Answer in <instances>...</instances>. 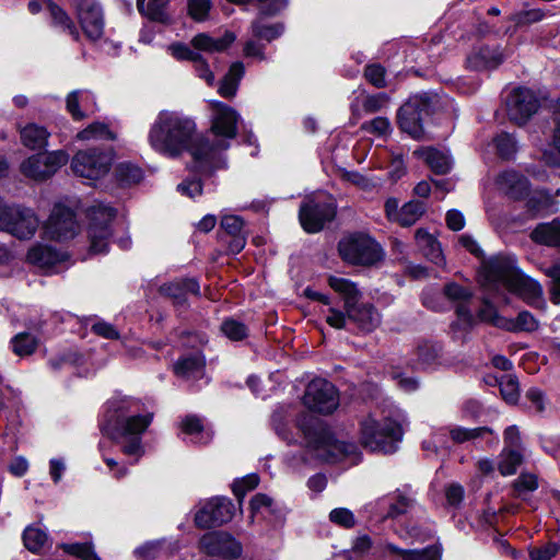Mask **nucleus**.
I'll use <instances>...</instances> for the list:
<instances>
[{
  "mask_svg": "<svg viewBox=\"0 0 560 560\" xmlns=\"http://www.w3.org/2000/svg\"><path fill=\"white\" fill-rule=\"evenodd\" d=\"M303 402L310 410L329 415L339 405L337 389L330 382L315 378L308 383Z\"/></svg>",
  "mask_w": 560,
  "mask_h": 560,
  "instance_id": "obj_11",
  "label": "nucleus"
},
{
  "mask_svg": "<svg viewBox=\"0 0 560 560\" xmlns=\"http://www.w3.org/2000/svg\"><path fill=\"white\" fill-rule=\"evenodd\" d=\"M523 463V451L503 448L500 455L499 471L502 476L514 475Z\"/></svg>",
  "mask_w": 560,
  "mask_h": 560,
  "instance_id": "obj_42",
  "label": "nucleus"
},
{
  "mask_svg": "<svg viewBox=\"0 0 560 560\" xmlns=\"http://www.w3.org/2000/svg\"><path fill=\"white\" fill-rule=\"evenodd\" d=\"M221 331L233 341L243 340L247 337V327L233 318L225 319L221 325Z\"/></svg>",
  "mask_w": 560,
  "mask_h": 560,
  "instance_id": "obj_52",
  "label": "nucleus"
},
{
  "mask_svg": "<svg viewBox=\"0 0 560 560\" xmlns=\"http://www.w3.org/2000/svg\"><path fill=\"white\" fill-rule=\"evenodd\" d=\"M47 534L34 526H28L23 533L24 546L32 552H38L47 542Z\"/></svg>",
  "mask_w": 560,
  "mask_h": 560,
  "instance_id": "obj_49",
  "label": "nucleus"
},
{
  "mask_svg": "<svg viewBox=\"0 0 560 560\" xmlns=\"http://www.w3.org/2000/svg\"><path fill=\"white\" fill-rule=\"evenodd\" d=\"M510 292L518 295L528 304H533L541 298L542 289L540 284L522 272H517L506 288Z\"/></svg>",
  "mask_w": 560,
  "mask_h": 560,
  "instance_id": "obj_22",
  "label": "nucleus"
},
{
  "mask_svg": "<svg viewBox=\"0 0 560 560\" xmlns=\"http://www.w3.org/2000/svg\"><path fill=\"white\" fill-rule=\"evenodd\" d=\"M259 483L257 475L252 474L233 483V493L238 498L240 503L248 491L255 489Z\"/></svg>",
  "mask_w": 560,
  "mask_h": 560,
  "instance_id": "obj_54",
  "label": "nucleus"
},
{
  "mask_svg": "<svg viewBox=\"0 0 560 560\" xmlns=\"http://www.w3.org/2000/svg\"><path fill=\"white\" fill-rule=\"evenodd\" d=\"M81 28L91 40H96L104 33L103 12L96 0H72Z\"/></svg>",
  "mask_w": 560,
  "mask_h": 560,
  "instance_id": "obj_15",
  "label": "nucleus"
},
{
  "mask_svg": "<svg viewBox=\"0 0 560 560\" xmlns=\"http://www.w3.org/2000/svg\"><path fill=\"white\" fill-rule=\"evenodd\" d=\"M199 546L209 556L237 557L242 551L240 544L225 532L205 534Z\"/></svg>",
  "mask_w": 560,
  "mask_h": 560,
  "instance_id": "obj_19",
  "label": "nucleus"
},
{
  "mask_svg": "<svg viewBox=\"0 0 560 560\" xmlns=\"http://www.w3.org/2000/svg\"><path fill=\"white\" fill-rule=\"evenodd\" d=\"M415 505V500L406 495L404 493H398L395 497V500L389 504L386 516L387 517H398L405 513H407Z\"/></svg>",
  "mask_w": 560,
  "mask_h": 560,
  "instance_id": "obj_53",
  "label": "nucleus"
},
{
  "mask_svg": "<svg viewBox=\"0 0 560 560\" xmlns=\"http://www.w3.org/2000/svg\"><path fill=\"white\" fill-rule=\"evenodd\" d=\"M338 250L342 259L352 265L370 266L383 258L381 246L364 233L345 236L338 244Z\"/></svg>",
  "mask_w": 560,
  "mask_h": 560,
  "instance_id": "obj_4",
  "label": "nucleus"
},
{
  "mask_svg": "<svg viewBox=\"0 0 560 560\" xmlns=\"http://www.w3.org/2000/svg\"><path fill=\"white\" fill-rule=\"evenodd\" d=\"M209 105L212 112L211 131L218 137L234 138L240 119L237 112L219 101H210Z\"/></svg>",
  "mask_w": 560,
  "mask_h": 560,
  "instance_id": "obj_17",
  "label": "nucleus"
},
{
  "mask_svg": "<svg viewBox=\"0 0 560 560\" xmlns=\"http://www.w3.org/2000/svg\"><path fill=\"white\" fill-rule=\"evenodd\" d=\"M210 0H188L189 15L196 21L206 20L210 11Z\"/></svg>",
  "mask_w": 560,
  "mask_h": 560,
  "instance_id": "obj_61",
  "label": "nucleus"
},
{
  "mask_svg": "<svg viewBox=\"0 0 560 560\" xmlns=\"http://www.w3.org/2000/svg\"><path fill=\"white\" fill-rule=\"evenodd\" d=\"M152 421V415H137L124 418L119 421L121 436H140Z\"/></svg>",
  "mask_w": 560,
  "mask_h": 560,
  "instance_id": "obj_36",
  "label": "nucleus"
},
{
  "mask_svg": "<svg viewBox=\"0 0 560 560\" xmlns=\"http://www.w3.org/2000/svg\"><path fill=\"white\" fill-rule=\"evenodd\" d=\"M159 291L175 305H183L188 294H199V283L195 279H182L161 285Z\"/></svg>",
  "mask_w": 560,
  "mask_h": 560,
  "instance_id": "obj_23",
  "label": "nucleus"
},
{
  "mask_svg": "<svg viewBox=\"0 0 560 560\" xmlns=\"http://www.w3.org/2000/svg\"><path fill=\"white\" fill-rule=\"evenodd\" d=\"M39 226V219L33 209L21 206H9L0 230L15 236L19 240H30Z\"/></svg>",
  "mask_w": 560,
  "mask_h": 560,
  "instance_id": "obj_8",
  "label": "nucleus"
},
{
  "mask_svg": "<svg viewBox=\"0 0 560 560\" xmlns=\"http://www.w3.org/2000/svg\"><path fill=\"white\" fill-rule=\"evenodd\" d=\"M116 177L122 185H132L139 183L142 177V171L140 167L131 163H120L117 165Z\"/></svg>",
  "mask_w": 560,
  "mask_h": 560,
  "instance_id": "obj_50",
  "label": "nucleus"
},
{
  "mask_svg": "<svg viewBox=\"0 0 560 560\" xmlns=\"http://www.w3.org/2000/svg\"><path fill=\"white\" fill-rule=\"evenodd\" d=\"M205 358L196 352L178 359L174 364V373L186 380H199L205 374Z\"/></svg>",
  "mask_w": 560,
  "mask_h": 560,
  "instance_id": "obj_26",
  "label": "nucleus"
},
{
  "mask_svg": "<svg viewBox=\"0 0 560 560\" xmlns=\"http://www.w3.org/2000/svg\"><path fill=\"white\" fill-rule=\"evenodd\" d=\"M430 97L425 94L410 97L398 112L400 129L415 139L423 135L422 120L430 114Z\"/></svg>",
  "mask_w": 560,
  "mask_h": 560,
  "instance_id": "obj_9",
  "label": "nucleus"
},
{
  "mask_svg": "<svg viewBox=\"0 0 560 560\" xmlns=\"http://www.w3.org/2000/svg\"><path fill=\"white\" fill-rule=\"evenodd\" d=\"M442 348L432 341H421L415 349L416 364L420 369H432L441 363Z\"/></svg>",
  "mask_w": 560,
  "mask_h": 560,
  "instance_id": "obj_28",
  "label": "nucleus"
},
{
  "mask_svg": "<svg viewBox=\"0 0 560 560\" xmlns=\"http://www.w3.org/2000/svg\"><path fill=\"white\" fill-rule=\"evenodd\" d=\"M221 229L232 236L229 248L232 253H240L246 244V236L244 231V221L238 215L225 214L220 222Z\"/></svg>",
  "mask_w": 560,
  "mask_h": 560,
  "instance_id": "obj_25",
  "label": "nucleus"
},
{
  "mask_svg": "<svg viewBox=\"0 0 560 560\" xmlns=\"http://www.w3.org/2000/svg\"><path fill=\"white\" fill-rule=\"evenodd\" d=\"M115 214V210L112 207L103 203L94 205L89 209L88 237L91 253L101 254L107 250L108 240L112 235L110 222Z\"/></svg>",
  "mask_w": 560,
  "mask_h": 560,
  "instance_id": "obj_5",
  "label": "nucleus"
},
{
  "mask_svg": "<svg viewBox=\"0 0 560 560\" xmlns=\"http://www.w3.org/2000/svg\"><path fill=\"white\" fill-rule=\"evenodd\" d=\"M48 10L54 25L68 33L74 40H79L80 33L67 12L55 3H48Z\"/></svg>",
  "mask_w": 560,
  "mask_h": 560,
  "instance_id": "obj_40",
  "label": "nucleus"
},
{
  "mask_svg": "<svg viewBox=\"0 0 560 560\" xmlns=\"http://www.w3.org/2000/svg\"><path fill=\"white\" fill-rule=\"evenodd\" d=\"M551 279L550 300L553 304H560V264H556L545 270Z\"/></svg>",
  "mask_w": 560,
  "mask_h": 560,
  "instance_id": "obj_60",
  "label": "nucleus"
},
{
  "mask_svg": "<svg viewBox=\"0 0 560 560\" xmlns=\"http://www.w3.org/2000/svg\"><path fill=\"white\" fill-rule=\"evenodd\" d=\"M493 381L499 383L500 393L508 404H516L520 398L518 381L513 375H503L499 381L493 377Z\"/></svg>",
  "mask_w": 560,
  "mask_h": 560,
  "instance_id": "obj_48",
  "label": "nucleus"
},
{
  "mask_svg": "<svg viewBox=\"0 0 560 560\" xmlns=\"http://www.w3.org/2000/svg\"><path fill=\"white\" fill-rule=\"evenodd\" d=\"M329 520L330 522L345 528H352L355 525V518L353 513L346 508L334 509L329 513Z\"/></svg>",
  "mask_w": 560,
  "mask_h": 560,
  "instance_id": "obj_56",
  "label": "nucleus"
},
{
  "mask_svg": "<svg viewBox=\"0 0 560 560\" xmlns=\"http://www.w3.org/2000/svg\"><path fill=\"white\" fill-rule=\"evenodd\" d=\"M148 140L153 150L177 158L189 152L196 161L207 160L214 149H226L223 141L211 144L209 140L197 133L195 121L182 113L161 110L152 124Z\"/></svg>",
  "mask_w": 560,
  "mask_h": 560,
  "instance_id": "obj_1",
  "label": "nucleus"
},
{
  "mask_svg": "<svg viewBox=\"0 0 560 560\" xmlns=\"http://www.w3.org/2000/svg\"><path fill=\"white\" fill-rule=\"evenodd\" d=\"M168 0H138L139 12L152 21L165 23L168 21L166 8Z\"/></svg>",
  "mask_w": 560,
  "mask_h": 560,
  "instance_id": "obj_38",
  "label": "nucleus"
},
{
  "mask_svg": "<svg viewBox=\"0 0 560 560\" xmlns=\"http://www.w3.org/2000/svg\"><path fill=\"white\" fill-rule=\"evenodd\" d=\"M518 270L512 258L495 256L482 262L480 277L482 278L483 285H502L506 289L510 284V280H513Z\"/></svg>",
  "mask_w": 560,
  "mask_h": 560,
  "instance_id": "obj_13",
  "label": "nucleus"
},
{
  "mask_svg": "<svg viewBox=\"0 0 560 560\" xmlns=\"http://www.w3.org/2000/svg\"><path fill=\"white\" fill-rule=\"evenodd\" d=\"M50 133L43 126L27 124L20 129V139L24 147L31 150H40L48 144Z\"/></svg>",
  "mask_w": 560,
  "mask_h": 560,
  "instance_id": "obj_30",
  "label": "nucleus"
},
{
  "mask_svg": "<svg viewBox=\"0 0 560 560\" xmlns=\"http://www.w3.org/2000/svg\"><path fill=\"white\" fill-rule=\"evenodd\" d=\"M69 155L63 150L51 151L45 154H35L25 160L20 170L22 174L35 180H44L54 175L66 165Z\"/></svg>",
  "mask_w": 560,
  "mask_h": 560,
  "instance_id": "obj_10",
  "label": "nucleus"
},
{
  "mask_svg": "<svg viewBox=\"0 0 560 560\" xmlns=\"http://www.w3.org/2000/svg\"><path fill=\"white\" fill-rule=\"evenodd\" d=\"M386 549L398 555L402 560H440L441 551L436 546H429L420 550H404L393 544H387Z\"/></svg>",
  "mask_w": 560,
  "mask_h": 560,
  "instance_id": "obj_39",
  "label": "nucleus"
},
{
  "mask_svg": "<svg viewBox=\"0 0 560 560\" xmlns=\"http://www.w3.org/2000/svg\"><path fill=\"white\" fill-rule=\"evenodd\" d=\"M545 18V12L540 9H530L516 14L513 20L517 26L537 23Z\"/></svg>",
  "mask_w": 560,
  "mask_h": 560,
  "instance_id": "obj_63",
  "label": "nucleus"
},
{
  "mask_svg": "<svg viewBox=\"0 0 560 560\" xmlns=\"http://www.w3.org/2000/svg\"><path fill=\"white\" fill-rule=\"evenodd\" d=\"M534 242L548 245H560V221L553 220L550 223L539 224L530 234Z\"/></svg>",
  "mask_w": 560,
  "mask_h": 560,
  "instance_id": "obj_33",
  "label": "nucleus"
},
{
  "mask_svg": "<svg viewBox=\"0 0 560 560\" xmlns=\"http://www.w3.org/2000/svg\"><path fill=\"white\" fill-rule=\"evenodd\" d=\"M424 211L425 206L423 202L418 200L409 201L400 208L398 223L401 226H410L422 217Z\"/></svg>",
  "mask_w": 560,
  "mask_h": 560,
  "instance_id": "obj_45",
  "label": "nucleus"
},
{
  "mask_svg": "<svg viewBox=\"0 0 560 560\" xmlns=\"http://www.w3.org/2000/svg\"><path fill=\"white\" fill-rule=\"evenodd\" d=\"M77 138L79 140H115L116 133L105 122L95 121L90 124L86 128L81 130Z\"/></svg>",
  "mask_w": 560,
  "mask_h": 560,
  "instance_id": "obj_43",
  "label": "nucleus"
},
{
  "mask_svg": "<svg viewBox=\"0 0 560 560\" xmlns=\"http://www.w3.org/2000/svg\"><path fill=\"white\" fill-rule=\"evenodd\" d=\"M336 214L335 206L328 196H317L307 199L300 207L299 219L307 233L319 232L325 223Z\"/></svg>",
  "mask_w": 560,
  "mask_h": 560,
  "instance_id": "obj_7",
  "label": "nucleus"
},
{
  "mask_svg": "<svg viewBox=\"0 0 560 560\" xmlns=\"http://www.w3.org/2000/svg\"><path fill=\"white\" fill-rule=\"evenodd\" d=\"M328 283L332 290L343 298L346 311L358 302L360 292L353 282L345 278L329 277Z\"/></svg>",
  "mask_w": 560,
  "mask_h": 560,
  "instance_id": "obj_35",
  "label": "nucleus"
},
{
  "mask_svg": "<svg viewBox=\"0 0 560 560\" xmlns=\"http://www.w3.org/2000/svg\"><path fill=\"white\" fill-rule=\"evenodd\" d=\"M283 32L281 24H264L260 19L252 23L253 36L271 42L279 37Z\"/></svg>",
  "mask_w": 560,
  "mask_h": 560,
  "instance_id": "obj_51",
  "label": "nucleus"
},
{
  "mask_svg": "<svg viewBox=\"0 0 560 560\" xmlns=\"http://www.w3.org/2000/svg\"><path fill=\"white\" fill-rule=\"evenodd\" d=\"M79 224L74 212L63 205H56L44 225V234L49 240L66 241L74 237Z\"/></svg>",
  "mask_w": 560,
  "mask_h": 560,
  "instance_id": "obj_12",
  "label": "nucleus"
},
{
  "mask_svg": "<svg viewBox=\"0 0 560 560\" xmlns=\"http://www.w3.org/2000/svg\"><path fill=\"white\" fill-rule=\"evenodd\" d=\"M66 108L74 120H82L95 112V97L88 90L73 91L66 98Z\"/></svg>",
  "mask_w": 560,
  "mask_h": 560,
  "instance_id": "obj_20",
  "label": "nucleus"
},
{
  "mask_svg": "<svg viewBox=\"0 0 560 560\" xmlns=\"http://www.w3.org/2000/svg\"><path fill=\"white\" fill-rule=\"evenodd\" d=\"M493 431L490 428L481 427L467 429L462 427H454L450 429V436L455 443H464L472 441L479 438H483L486 434H492Z\"/></svg>",
  "mask_w": 560,
  "mask_h": 560,
  "instance_id": "obj_47",
  "label": "nucleus"
},
{
  "mask_svg": "<svg viewBox=\"0 0 560 560\" xmlns=\"http://www.w3.org/2000/svg\"><path fill=\"white\" fill-rule=\"evenodd\" d=\"M538 107L539 101L529 89H514L506 97L508 116L517 125L525 124L537 112Z\"/></svg>",
  "mask_w": 560,
  "mask_h": 560,
  "instance_id": "obj_14",
  "label": "nucleus"
},
{
  "mask_svg": "<svg viewBox=\"0 0 560 560\" xmlns=\"http://www.w3.org/2000/svg\"><path fill=\"white\" fill-rule=\"evenodd\" d=\"M443 294L451 302L457 303V320L454 323L453 327L464 330L472 327L475 318L470 310L465 304L471 299V291L468 288L462 287L455 282H450L444 285Z\"/></svg>",
  "mask_w": 560,
  "mask_h": 560,
  "instance_id": "obj_18",
  "label": "nucleus"
},
{
  "mask_svg": "<svg viewBox=\"0 0 560 560\" xmlns=\"http://www.w3.org/2000/svg\"><path fill=\"white\" fill-rule=\"evenodd\" d=\"M497 322L495 326L510 331H534L538 328V320L527 311L520 312L515 319H503Z\"/></svg>",
  "mask_w": 560,
  "mask_h": 560,
  "instance_id": "obj_41",
  "label": "nucleus"
},
{
  "mask_svg": "<svg viewBox=\"0 0 560 560\" xmlns=\"http://www.w3.org/2000/svg\"><path fill=\"white\" fill-rule=\"evenodd\" d=\"M182 431L191 436L202 435L203 436V424L200 418L197 416H187L180 422Z\"/></svg>",
  "mask_w": 560,
  "mask_h": 560,
  "instance_id": "obj_62",
  "label": "nucleus"
},
{
  "mask_svg": "<svg viewBox=\"0 0 560 560\" xmlns=\"http://www.w3.org/2000/svg\"><path fill=\"white\" fill-rule=\"evenodd\" d=\"M504 59L499 50H491L488 47L480 48L477 52L468 57L467 62L474 69L495 68Z\"/></svg>",
  "mask_w": 560,
  "mask_h": 560,
  "instance_id": "obj_34",
  "label": "nucleus"
},
{
  "mask_svg": "<svg viewBox=\"0 0 560 560\" xmlns=\"http://www.w3.org/2000/svg\"><path fill=\"white\" fill-rule=\"evenodd\" d=\"M402 431L393 419L384 417L377 419L370 415L361 422V443L372 452L393 453L400 441Z\"/></svg>",
  "mask_w": 560,
  "mask_h": 560,
  "instance_id": "obj_3",
  "label": "nucleus"
},
{
  "mask_svg": "<svg viewBox=\"0 0 560 560\" xmlns=\"http://www.w3.org/2000/svg\"><path fill=\"white\" fill-rule=\"evenodd\" d=\"M385 73L384 67L377 63L369 65L364 69L365 79L378 89L386 86Z\"/></svg>",
  "mask_w": 560,
  "mask_h": 560,
  "instance_id": "obj_57",
  "label": "nucleus"
},
{
  "mask_svg": "<svg viewBox=\"0 0 560 560\" xmlns=\"http://www.w3.org/2000/svg\"><path fill=\"white\" fill-rule=\"evenodd\" d=\"M296 427L304 436L306 447L317 458L329 463L343 459H349L351 465L359 463L360 454L357 446L353 443L336 440L328 429L315 423L311 415L301 413L296 418Z\"/></svg>",
  "mask_w": 560,
  "mask_h": 560,
  "instance_id": "obj_2",
  "label": "nucleus"
},
{
  "mask_svg": "<svg viewBox=\"0 0 560 560\" xmlns=\"http://www.w3.org/2000/svg\"><path fill=\"white\" fill-rule=\"evenodd\" d=\"M388 96L385 93H378L374 95H366L360 102L353 103L351 108L353 115H360L359 105H361L364 114H373L381 110L388 103Z\"/></svg>",
  "mask_w": 560,
  "mask_h": 560,
  "instance_id": "obj_44",
  "label": "nucleus"
},
{
  "mask_svg": "<svg viewBox=\"0 0 560 560\" xmlns=\"http://www.w3.org/2000/svg\"><path fill=\"white\" fill-rule=\"evenodd\" d=\"M234 505L226 498H215L208 501L195 516V523L200 528L220 526L232 520Z\"/></svg>",
  "mask_w": 560,
  "mask_h": 560,
  "instance_id": "obj_16",
  "label": "nucleus"
},
{
  "mask_svg": "<svg viewBox=\"0 0 560 560\" xmlns=\"http://www.w3.org/2000/svg\"><path fill=\"white\" fill-rule=\"evenodd\" d=\"M244 72L245 69L242 62L232 63L228 73L220 81L218 93L224 98H233L236 95Z\"/></svg>",
  "mask_w": 560,
  "mask_h": 560,
  "instance_id": "obj_31",
  "label": "nucleus"
},
{
  "mask_svg": "<svg viewBox=\"0 0 560 560\" xmlns=\"http://www.w3.org/2000/svg\"><path fill=\"white\" fill-rule=\"evenodd\" d=\"M415 154L423 158L430 168L436 174H445L452 167L451 158L439 150L428 148L424 150H417Z\"/></svg>",
  "mask_w": 560,
  "mask_h": 560,
  "instance_id": "obj_32",
  "label": "nucleus"
},
{
  "mask_svg": "<svg viewBox=\"0 0 560 560\" xmlns=\"http://www.w3.org/2000/svg\"><path fill=\"white\" fill-rule=\"evenodd\" d=\"M194 69L196 74L206 81L209 86L214 84V74L210 70L208 62L203 59L201 55H199L194 61Z\"/></svg>",
  "mask_w": 560,
  "mask_h": 560,
  "instance_id": "obj_64",
  "label": "nucleus"
},
{
  "mask_svg": "<svg viewBox=\"0 0 560 560\" xmlns=\"http://www.w3.org/2000/svg\"><path fill=\"white\" fill-rule=\"evenodd\" d=\"M234 40L235 35L232 32H225L224 35L219 38L211 37L206 33H200L191 38L190 44L199 51L213 54L225 50Z\"/></svg>",
  "mask_w": 560,
  "mask_h": 560,
  "instance_id": "obj_27",
  "label": "nucleus"
},
{
  "mask_svg": "<svg viewBox=\"0 0 560 560\" xmlns=\"http://www.w3.org/2000/svg\"><path fill=\"white\" fill-rule=\"evenodd\" d=\"M499 188L513 199H522L528 195L529 183L526 177L515 171H505L497 178Z\"/></svg>",
  "mask_w": 560,
  "mask_h": 560,
  "instance_id": "obj_21",
  "label": "nucleus"
},
{
  "mask_svg": "<svg viewBox=\"0 0 560 560\" xmlns=\"http://www.w3.org/2000/svg\"><path fill=\"white\" fill-rule=\"evenodd\" d=\"M416 243L422 254L435 265H443L444 257L440 243L424 229H418L415 234Z\"/></svg>",
  "mask_w": 560,
  "mask_h": 560,
  "instance_id": "obj_29",
  "label": "nucleus"
},
{
  "mask_svg": "<svg viewBox=\"0 0 560 560\" xmlns=\"http://www.w3.org/2000/svg\"><path fill=\"white\" fill-rule=\"evenodd\" d=\"M62 549L72 556H77L83 560H100L90 544H68L62 545Z\"/></svg>",
  "mask_w": 560,
  "mask_h": 560,
  "instance_id": "obj_55",
  "label": "nucleus"
},
{
  "mask_svg": "<svg viewBox=\"0 0 560 560\" xmlns=\"http://www.w3.org/2000/svg\"><path fill=\"white\" fill-rule=\"evenodd\" d=\"M27 260L38 267H50L60 260V255L50 246L36 244L27 253Z\"/></svg>",
  "mask_w": 560,
  "mask_h": 560,
  "instance_id": "obj_37",
  "label": "nucleus"
},
{
  "mask_svg": "<svg viewBox=\"0 0 560 560\" xmlns=\"http://www.w3.org/2000/svg\"><path fill=\"white\" fill-rule=\"evenodd\" d=\"M494 141L499 154L504 159L511 158L516 151V142L509 133L499 135Z\"/></svg>",
  "mask_w": 560,
  "mask_h": 560,
  "instance_id": "obj_59",
  "label": "nucleus"
},
{
  "mask_svg": "<svg viewBox=\"0 0 560 560\" xmlns=\"http://www.w3.org/2000/svg\"><path fill=\"white\" fill-rule=\"evenodd\" d=\"M12 350L19 357L32 354L37 346L38 340L35 336L28 332H21L14 336L11 340Z\"/></svg>",
  "mask_w": 560,
  "mask_h": 560,
  "instance_id": "obj_46",
  "label": "nucleus"
},
{
  "mask_svg": "<svg viewBox=\"0 0 560 560\" xmlns=\"http://www.w3.org/2000/svg\"><path fill=\"white\" fill-rule=\"evenodd\" d=\"M121 451L127 456H135L136 462L143 455L140 436H121Z\"/></svg>",
  "mask_w": 560,
  "mask_h": 560,
  "instance_id": "obj_58",
  "label": "nucleus"
},
{
  "mask_svg": "<svg viewBox=\"0 0 560 560\" xmlns=\"http://www.w3.org/2000/svg\"><path fill=\"white\" fill-rule=\"evenodd\" d=\"M346 312L348 318L353 320L362 330L372 331L381 324V315L371 304L358 305L355 303Z\"/></svg>",
  "mask_w": 560,
  "mask_h": 560,
  "instance_id": "obj_24",
  "label": "nucleus"
},
{
  "mask_svg": "<svg viewBox=\"0 0 560 560\" xmlns=\"http://www.w3.org/2000/svg\"><path fill=\"white\" fill-rule=\"evenodd\" d=\"M113 164V155L109 151L97 148H89L79 151L72 159L73 172L88 179H100L105 176Z\"/></svg>",
  "mask_w": 560,
  "mask_h": 560,
  "instance_id": "obj_6",
  "label": "nucleus"
}]
</instances>
